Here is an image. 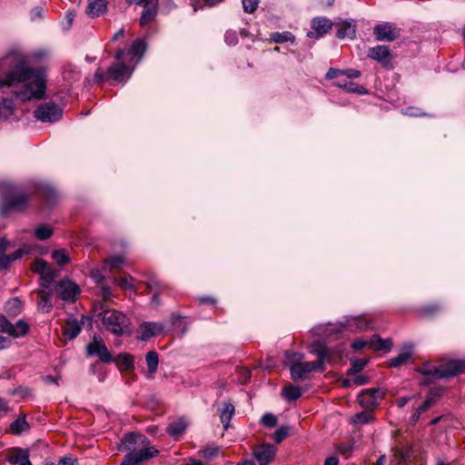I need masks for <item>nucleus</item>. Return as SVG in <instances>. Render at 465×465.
<instances>
[{"label":"nucleus","mask_w":465,"mask_h":465,"mask_svg":"<svg viewBox=\"0 0 465 465\" xmlns=\"http://www.w3.org/2000/svg\"><path fill=\"white\" fill-rule=\"evenodd\" d=\"M29 429V425L26 422L25 416L19 417L15 420H14L10 425V430L14 434H19L21 432L26 431Z\"/></svg>","instance_id":"f704fd0d"},{"label":"nucleus","mask_w":465,"mask_h":465,"mask_svg":"<svg viewBox=\"0 0 465 465\" xmlns=\"http://www.w3.org/2000/svg\"><path fill=\"white\" fill-rule=\"evenodd\" d=\"M186 428V421L183 419H179L169 424L167 427V432L172 437L178 438L185 431Z\"/></svg>","instance_id":"c85d7f7f"},{"label":"nucleus","mask_w":465,"mask_h":465,"mask_svg":"<svg viewBox=\"0 0 465 465\" xmlns=\"http://www.w3.org/2000/svg\"><path fill=\"white\" fill-rule=\"evenodd\" d=\"M100 295L104 302H108L112 298L111 289L108 286H102Z\"/></svg>","instance_id":"052dcab7"},{"label":"nucleus","mask_w":465,"mask_h":465,"mask_svg":"<svg viewBox=\"0 0 465 465\" xmlns=\"http://www.w3.org/2000/svg\"><path fill=\"white\" fill-rule=\"evenodd\" d=\"M465 371V361L460 360H450L438 367H434V371L427 373H434L435 378H444L454 376Z\"/></svg>","instance_id":"423d86ee"},{"label":"nucleus","mask_w":465,"mask_h":465,"mask_svg":"<svg viewBox=\"0 0 465 465\" xmlns=\"http://www.w3.org/2000/svg\"><path fill=\"white\" fill-rule=\"evenodd\" d=\"M106 0H88L86 14L91 17H98L107 11Z\"/></svg>","instance_id":"412c9836"},{"label":"nucleus","mask_w":465,"mask_h":465,"mask_svg":"<svg viewBox=\"0 0 465 465\" xmlns=\"http://www.w3.org/2000/svg\"><path fill=\"white\" fill-rule=\"evenodd\" d=\"M29 331V325L25 321H18L15 324L11 323L4 315H0V332L7 333L13 337L25 335Z\"/></svg>","instance_id":"9d476101"},{"label":"nucleus","mask_w":465,"mask_h":465,"mask_svg":"<svg viewBox=\"0 0 465 465\" xmlns=\"http://www.w3.org/2000/svg\"><path fill=\"white\" fill-rule=\"evenodd\" d=\"M146 438L140 434L130 433L125 435L118 446V450L122 451H134L137 447L144 442Z\"/></svg>","instance_id":"f3484780"},{"label":"nucleus","mask_w":465,"mask_h":465,"mask_svg":"<svg viewBox=\"0 0 465 465\" xmlns=\"http://www.w3.org/2000/svg\"><path fill=\"white\" fill-rule=\"evenodd\" d=\"M271 40L274 43L282 44L286 42H293L294 35L291 32H274L271 34Z\"/></svg>","instance_id":"ea45409f"},{"label":"nucleus","mask_w":465,"mask_h":465,"mask_svg":"<svg viewBox=\"0 0 465 465\" xmlns=\"http://www.w3.org/2000/svg\"><path fill=\"white\" fill-rule=\"evenodd\" d=\"M373 35L380 42H392L401 35V29L391 23H382L373 27Z\"/></svg>","instance_id":"0eeeda50"},{"label":"nucleus","mask_w":465,"mask_h":465,"mask_svg":"<svg viewBox=\"0 0 465 465\" xmlns=\"http://www.w3.org/2000/svg\"><path fill=\"white\" fill-rule=\"evenodd\" d=\"M318 355L315 361L295 362L290 366L291 377L294 381H302L307 374L312 371H324V363L332 361V355L330 349L326 347H319L312 351Z\"/></svg>","instance_id":"f03ea898"},{"label":"nucleus","mask_w":465,"mask_h":465,"mask_svg":"<svg viewBox=\"0 0 465 465\" xmlns=\"http://www.w3.org/2000/svg\"><path fill=\"white\" fill-rule=\"evenodd\" d=\"M235 409L232 403L231 402H223V407L222 410H219V416L221 422L223 425L225 430L229 427V422L234 414Z\"/></svg>","instance_id":"a878e982"},{"label":"nucleus","mask_w":465,"mask_h":465,"mask_svg":"<svg viewBox=\"0 0 465 465\" xmlns=\"http://www.w3.org/2000/svg\"><path fill=\"white\" fill-rule=\"evenodd\" d=\"M94 79L97 83L106 80V72L101 68H98L94 73Z\"/></svg>","instance_id":"e2e57ef3"},{"label":"nucleus","mask_w":465,"mask_h":465,"mask_svg":"<svg viewBox=\"0 0 465 465\" xmlns=\"http://www.w3.org/2000/svg\"><path fill=\"white\" fill-rule=\"evenodd\" d=\"M114 281L119 287H121L124 290L134 291V286L133 283L134 279L130 275L119 279L115 278Z\"/></svg>","instance_id":"c03bdc74"},{"label":"nucleus","mask_w":465,"mask_h":465,"mask_svg":"<svg viewBox=\"0 0 465 465\" xmlns=\"http://www.w3.org/2000/svg\"><path fill=\"white\" fill-rule=\"evenodd\" d=\"M370 411H371L356 413L351 419L352 422L361 424H367L371 422L373 420V416Z\"/></svg>","instance_id":"37998d69"},{"label":"nucleus","mask_w":465,"mask_h":465,"mask_svg":"<svg viewBox=\"0 0 465 465\" xmlns=\"http://www.w3.org/2000/svg\"><path fill=\"white\" fill-rule=\"evenodd\" d=\"M146 45L143 40L137 39L134 42L132 45L129 53L134 58L138 57V60H140L145 52Z\"/></svg>","instance_id":"c9c22d12"},{"label":"nucleus","mask_w":465,"mask_h":465,"mask_svg":"<svg viewBox=\"0 0 465 465\" xmlns=\"http://www.w3.org/2000/svg\"><path fill=\"white\" fill-rule=\"evenodd\" d=\"M158 450L154 447H140L136 450L128 452L122 461L121 465H138L158 454Z\"/></svg>","instance_id":"39448f33"},{"label":"nucleus","mask_w":465,"mask_h":465,"mask_svg":"<svg viewBox=\"0 0 465 465\" xmlns=\"http://www.w3.org/2000/svg\"><path fill=\"white\" fill-rule=\"evenodd\" d=\"M158 12V0H149L143 6V11L140 17L141 26H145L151 23L156 16Z\"/></svg>","instance_id":"aec40b11"},{"label":"nucleus","mask_w":465,"mask_h":465,"mask_svg":"<svg viewBox=\"0 0 465 465\" xmlns=\"http://www.w3.org/2000/svg\"><path fill=\"white\" fill-rule=\"evenodd\" d=\"M146 364L148 367V372L152 376L158 368L159 358L155 351H149L145 356Z\"/></svg>","instance_id":"4c0bfd02"},{"label":"nucleus","mask_w":465,"mask_h":465,"mask_svg":"<svg viewBox=\"0 0 465 465\" xmlns=\"http://www.w3.org/2000/svg\"><path fill=\"white\" fill-rule=\"evenodd\" d=\"M9 242L5 238H0V256L5 254Z\"/></svg>","instance_id":"338daca9"},{"label":"nucleus","mask_w":465,"mask_h":465,"mask_svg":"<svg viewBox=\"0 0 465 465\" xmlns=\"http://www.w3.org/2000/svg\"><path fill=\"white\" fill-rule=\"evenodd\" d=\"M182 465H204L201 460L194 458H188Z\"/></svg>","instance_id":"774afa93"},{"label":"nucleus","mask_w":465,"mask_h":465,"mask_svg":"<svg viewBox=\"0 0 465 465\" xmlns=\"http://www.w3.org/2000/svg\"><path fill=\"white\" fill-rule=\"evenodd\" d=\"M367 362H368V361L365 359L352 361H351L352 367L349 371V373L358 372V371H361L367 365Z\"/></svg>","instance_id":"603ef678"},{"label":"nucleus","mask_w":465,"mask_h":465,"mask_svg":"<svg viewBox=\"0 0 465 465\" xmlns=\"http://www.w3.org/2000/svg\"><path fill=\"white\" fill-rule=\"evenodd\" d=\"M48 265L49 264L44 260L38 259L34 263V270L36 272L42 274L45 271V269H48Z\"/></svg>","instance_id":"4d7b16f0"},{"label":"nucleus","mask_w":465,"mask_h":465,"mask_svg":"<svg viewBox=\"0 0 465 465\" xmlns=\"http://www.w3.org/2000/svg\"><path fill=\"white\" fill-rule=\"evenodd\" d=\"M29 200V194L22 192L15 193L3 205L2 213H6L9 211L22 212L27 208Z\"/></svg>","instance_id":"ddd939ff"},{"label":"nucleus","mask_w":465,"mask_h":465,"mask_svg":"<svg viewBox=\"0 0 465 465\" xmlns=\"http://www.w3.org/2000/svg\"><path fill=\"white\" fill-rule=\"evenodd\" d=\"M258 0H242L244 12L252 14L258 6Z\"/></svg>","instance_id":"8fccbe9b"},{"label":"nucleus","mask_w":465,"mask_h":465,"mask_svg":"<svg viewBox=\"0 0 465 465\" xmlns=\"http://www.w3.org/2000/svg\"><path fill=\"white\" fill-rule=\"evenodd\" d=\"M289 432L290 428L288 426H282L274 432L272 439L276 443H280L289 435Z\"/></svg>","instance_id":"de8ad7c7"},{"label":"nucleus","mask_w":465,"mask_h":465,"mask_svg":"<svg viewBox=\"0 0 465 465\" xmlns=\"http://www.w3.org/2000/svg\"><path fill=\"white\" fill-rule=\"evenodd\" d=\"M367 344H369L368 341H363V340H356L355 341H353V343L351 344V347L355 350V351H360L361 350L362 348H364Z\"/></svg>","instance_id":"0e129e2a"},{"label":"nucleus","mask_w":465,"mask_h":465,"mask_svg":"<svg viewBox=\"0 0 465 465\" xmlns=\"http://www.w3.org/2000/svg\"><path fill=\"white\" fill-rule=\"evenodd\" d=\"M282 395L287 401H296L302 396V390L299 386L289 385L282 389Z\"/></svg>","instance_id":"72a5a7b5"},{"label":"nucleus","mask_w":465,"mask_h":465,"mask_svg":"<svg viewBox=\"0 0 465 465\" xmlns=\"http://www.w3.org/2000/svg\"><path fill=\"white\" fill-rule=\"evenodd\" d=\"M432 404V399H427L426 401H424V402L420 407H418L416 411L413 412V414L411 416L410 422L411 424H415L419 420L420 415L423 412L427 411L431 407Z\"/></svg>","instance_id":"e433bc0d"},{"label":"nucleus","mask_w":465,"mask_h":465,"mask_svg":"<svg viewBox=\"0 0 465 465\" xmlns=\"http://www.w3.org/2000/svg\"><path fill=\"white\" fill-rule=\"evenodd\" d=\"M337 32L336 36L339 39H353L356 36V23L354 20L351 21H342L341 23H338L337 25Z\"/></svg>","instance_id":"6ab92c4d"},{"label":"nucleus","mask_w":465,"mask_h":465,"mask_svg":"<svg viewBox=\"0 0 465 465\" xmlns=\"http://www.w3.org/2000/svg\"><path fill=\"white\" fill-rule=\"evenodd\" d=\"M124 256L122 254L111 256L104 261V270L108 267L109 272H112L114 270L120 269L124 264Z\"/></svg>","instance_id":"2f4dec72"},{"label":"nucleus","mask_w":465,"mask_h":465,"mask_svg":"<svg viewBox=\"0 0 465 465\" xmlns=\"http://www.w3.org/2000/svg\"><path fill=\"white\" fill-rule=\"evenodd\" d=\"M86 352L88 356H97L103 362H110L112 361L111 353L98 334H94L93 341L87 344Z\"/></svg>","instance_id":"6e6552de"},{"label":"nucleus","mask_w":465,"mask_h":465,"mask_svg":"<svg viewBox=\"0 0 465 465\" xmlns=\"http://www.w3.org/2000/svg\"><path fill=\"white\" fill-rule=\"evenodd\" d=\"M368 57L377 61L386 69L392 68V54L387 45H377L368 50Z\"/></svg>","instance_id":"9b49d317"},{"label":"nucleus","mask_w":465,"mask_h":465,"mask_svg":"<svg viewBox=\"0 0 465 465\" xmlns=\"http://www.w3.org/2000/svg\"><path fill=\"white\" fill-rule=\"evenodd\" d=\"M29 459V451L26 449L13 448L9 450L7 460L10 463L21 464Z\"/></svg>","instance_id":"393cba45"},{"label":"nucleus","mask_w":465,"mask_h":465,"mask_svg":"<svg viewBox=\"0 0 465 465\" xmlns=\"http://www.w3.org/2000/svg\"><path fill=\"white\" fill-rule=\"evenodd\" d=\"M42 278L48 283L52 282L56 277V271L48 265V269L41 274Z\"/></svg>","instance_id":"5fc2aeb1"},{"label":"nucleus","mask_w":465,"mask_h":465,"mask_svg":"<svg viewBox=\"0 0 465 465\" xmlns=\"http://www.w3.org/2000/svg\"><path fill=\"white\" fill-rule=\"evenodd\" d=\"M411 350L412 346L408 345L405 346L404 351L401 352L398 356L392 358L390 360L389 365L390 367H400L405 363L411 359Z\"/></svg>","instance_id":"bb28decb"},{"label":"nucleus","mask_w":465,"mask_h":465,"mask_svg":"<svg viewBox=\"0 0 465 465\" xmlns=\"http://www.w3.org/2000/svg\"><path fill=\"white\" fill-rule=\"evenodd\" d=\"M99 317L104 327L115 335H123L129 331V320L121 312L115 310L103 311Z\"/></svg>","instance_id":"7ed1b4c3"},{"label":"nucleus","mask_w":465,"mask_h":465,"mask_svg":"<svg viewBox=\"0 0 465 465\" xmlns=\"http://www.w3.org/2000/svg\"><path fill=\"white\" fill-rule=\"evenodd\" d=\"M334 84L338 86L339 88L343 89L347 93H354L359 94H367V90L364 86L360 85L353 82H347V84H341V80H337Z\"/></svg>","instance_id":"c756f323"},{"label":"nucleus","mask_w":465,"mask_h":465,"mask_svg":"<svg viewBox=\"0 0 465 465\" xmlns=\"http://www.w3.org/2000/svg\"><path fill=\"white\" fill-rule=\"evenodd\" d=\"M37 307L43 312H49L53 309L51 292L47 288L38 292Z\"/></svg>","instance_id":"5701e85b"},{"label":"nucleus","mask_w":465,"mask_h":465,"mask_svg":"<svg viewBox=\"0 0 465 465\" xmlns=\"http://www.w3.org/2000/svg\"><path fill=\"white\" fill-rule=\"evenodd\" d=\"M118 359L121 361L125 369L129 370L134 368V361L132 356L128 354H120Z\"/></svg>","instance_id":"6e6d98bb"},{"label":"nucleus","mask_w":465,"mask_h":465,"mask_svg":"<svg viewBox=\"0 0 465 465\" xmlns=\"http://www.w3.org/2000/svg\"><path fill=\"white\" fill-rule=\"evenodd\" d=\"M130 67L122 63L112 64L106 71V81L112 84L121 83L131 76Z\"/></svg>","instance_id":"f8f14e48"},{"label":"nucleus","mask_w":465,"mask_h":465,"mask_svg":"<svg viewBox=\"0 0 465 465\" xmlns=\"http://www.w3.org/2000/svg\"><path fill=\"white\" fill-rule=\"evenodd\" d=\"M264 426L274 427L277 424V418L272 413H266L262 418Z\"/></svg>","instance_id":"864d4df0"},{"label":"nucleus","mask_w":465,"mask_h":465,"mask_svg":"<svg viewBox=\"0 0 465 465\" xmlns=\"http://www.w3.org/2000/svg\"><path fill=\"white\" fill-rule=\"evenodd\" d=\"M220 449L218 447H206L199 451V454L206 459L213 460L219 454Z\"/></svg>","instance_id":"a18cd8bd"},{"label":"nucleus","mask_w":465,"mask_h":465,"mask_svg":"<svg viewBox=\"0 0 465 465\" xmlns=\"http://www.w3.org/2000/svg\"><path fill=\"white\" fill-rule=\"evenodd\" d=\"M35 117L41 122L53 123L58 121L63 114L62 109L53 102L40 104L34 113Z\"/></svg>","instance_id":"20e7f679"},{"label":"nucleus","mask_w":465,"mask_h":465,"mask_svg":"<svg viewBox=\"0 0 465 465\" xmlns=\"http://www.w3.org/2000/svg\"><path fill=\"white\" fill-rule=\"evenodd\" d=\"M383 396L384 392L380 389H368L359 394L358 402L366 411H373Z\"/></svg>","instance_id":"1a4fd4ad"},{"label":"nucleus","mask_w":465,"mask_h":465,"mask_svg":"<svg viewBox=\"0 0 465 465\" xmlns=\"http://www.w3.org/2000/svg\"><path fill=\"white\" fill-rule=\"evenodd\" d=\"M15 83H24V90L17 93L22 101L32 98L42 99L45 94V76L39 71L27 67L17 66L12 70L5 80L0 79V87L13 85Z\"/></svg>","instance_id":"f257e3e1"},{"label":"nucleus","mask_w":465,"mask_h":465,"mask_svg":"<svg viewBox=\"0 0 465 465\" xmlns=\"http://www.w3.org/2000/svg\"><path fill=\"white\" fill-rule=\"evenodd\" d=\"M285 357L289 366L295 364V362H302L304 359V355L302 353L289 351L285 352Z\"/></svg>","instance_id":"49530a36"},{"label":"nucleus","mask_w":465,"mask_h":465,"mask_svg":"<svg viewBox=\"0 0 465 465\" xmlns=\"http://www.w3.org/2000/svg\"><path fill=\"white\" fill-rule=\"evenodd\" d=\"M147 287L149 292L153 293V300L155 302H158V296L165 286L158 281L152 280L147 283Z\"/></svg>","instance_id":"a19ab883"},{"label":"nucleus","mask_w":465,"mask_h":465,"mask_svg":"<svg viewBox=\"0 0 465 465\" xmlns=\"http://www.w3.org/2000/svg\"><path fill=\"white\" fill-rule=\"evenodd\" d=\"M53 260L60 266L70 262V257L64 249L55 250L52 252Z\"/></svg>","instance_id":"58836bf2"},{"label":"nucleus","mask_w":465,"mask_h":465,"mask_svg":"<svg viewBox=\"0 0 465 465\" xmlns=\"http://www.w3.org/2000/svg\"><path fill=\"white\" fill-rule=\"evenodd\" d=\"M332 22L326 17H314L312 20V31L308 32V37H321L327 34L332 28Z\"/></svg>","instance_id":"2eb2a0df"},{"label":"nucleus","mask_w":465,"mask_h":465,"mask_svg":"<svg viewBox=\"0 0 465 465\" xmlns=\"http://www.w3.org/2000/svg\"><path fill=\"white\" fill-rule=\"evenodd\" d=\"M341 75H343L342 70L331 67L326 73L325 77L328 80H331V79H338Z\"/></svg>","instance_id":"13d9d810"},{"label":"nucleus","mask_w":465,"mask_h":465,"mask_svg":"<svg viewBox=\"0 0 465 465\" xmlns=\"http://www.w3.org/2000/svg\"><path fill=\"white\" fill-rule=\"evenodd\" d=\"M163 331V325L158 322H146L140 325L139 338L143 341H147L148 339L156 336Z\"/></svg>","instance_id":"a211bd4d"},{"label":"nucleus","mask_w":465,"mask_h":465,"mask_svg":"<svg viewBox=\"0 0 465 465\" xmlns=\"http://www.w3.org/2000/svg\"><path fill=\"white\" fill-rule=\"evenodd\" d=\"M223 1V0H191L192 5L194 7V10H196L197 8H202L205 5L213 6Z\"/></svg>","instance_id":"09e8293b"},{"label":"nucleus","mask_w":465,"mask_h":465,"mask_svg":"<svg viewBox=\"0 0 465 465\" xmlns=\"http://www.w3.org/2000/svg\"><path fill=\"white\" fill-rule=\"evenodd\" d=\"M371 321L365 317H354L346 321V327L351 331H364L372 328Z\"/></svg>","instance_id":"4be33fe9"},{"label":"nucleus","mask_w":465,"mask_h":465,"mask_svg":"<svg viewBox=\"0 0 465 465\" xmlns=\"http://www.w3.org/2000/svg\"><path fill=\"white\" fill-rule=\"evenodd\" d=\"M23 310V302L17 298L8 300L5 305V311L9 316L15 317L21 313Z\"/></svg>","instance_id":"cd10ccee"},{"label":"nucleus","mask_w":465,"mask_h":465,"mask_svg":"<svg viewBox=\"0 0 465 465\" xmlns=\"http://www.w3.org/2000/svg\"><path fill=\"white\" fill-rule=\"evenodd\" d=\"M59 465H77V461L75 459H73L71 457H64L61 459L59 461Z\"/></svg>","instance_id":"69168bd1"},{"label":"nucleus","mask_w":465,"mask_h":465,"mask_svg":"<svg viewBox=\"0 0 465 465\" xmlns=\"http://www.w3.org/2000/svg\"><path fill=\"white\" fill-rule=\"evenodd\" d=\"M224 40L229 45H235L238 43L237 33L233 30H227L224 35Z\"/></svg>","instance_id":"3c124183"},{"label":"nucleus","mask_w":465,"mask_h":465,"mask_svg":"<svg viewBox=\"0 0 465 465\" xmlns=\"http://www.w3.org/2000/svg\"><path fill=\"white\" fill-rule=\"evenodd\" d=\"M369 345L375 351H389L392 346V341L390 339L383 340L378 336H374L370 341Z\"/></svg>","instance_id":"473e14b6"},{"label":"nucleus","mask_w":465,"mask_h":465,"mask_svg":"<svg viewBox=\"0 0 465 465\" xmlns=\"http://www.w3.org/2000/svg\"><path fill=\"white\" fill-rule=\"evenodd\" d=\"M56 292L62 300L74 302L79 294V288L71 281H61L56 285Z\"/></svg>","instance_id":"4468645a"},{"label":"nucleus","mask_w":465,"mask_h":465,"mask_svg":"<svg viewBox=\"0 0 465 465\" xmlns=\"http://www.w3.org/2000/svg\"><path fill=\"white\" fill-rule=\"evenodd\" d=\"M343 75L347 76L350 79L358 78L361 75V71L357 69H345L342 70Z\"/></svg>","instance_id":"bf43d9fd"},{"label":"nucleus","mask_w":465,"mask_h":465,"mask_svg":"<svg viewBox=\"0 0 465 465\" xmlns=\"http://www.w3.org/2000/svg\"><path fill=\"white\" fill-rule=\"evenodd\" d=\"M28 252V251H24L23 249L16 250L11 255L3 254L0 256V268L7 269L11 262L20 259L25 253Z\"/></svg>","instance_id":"7c9ffc66"},{"label":"nucleus","mask_w":465,"mask_h":465,"mask_svg":"<svg viewBox=\"0 0 465 465\" xmlns=\"http://www.w3.org/2000/svg\"><path fill=\"white\" fill-rule=\"evenodd\" d=\"M276 449L272 444H262L253 450V455L259 465H269L274 459Z\"/></svg>","instance_id":"dca6fc26"},{"label":"nucleus","mask_w":465,"mask_h":465,"mask_svg":"<svg viewBox=\"0 0 465 465\" xmlns=\"http://www.w3.org/2000/svg\"><path fill=\"white\" fill-rule=\"evenodd\" d=\"M238 371L242 376L241 382L245 383L251 378V371L248 368L241 367Z\"/></svg>","instance_id":"680f3d73"},{"label":"nucleus","mask_w":465,"mask_h":465,"mask_svg":"<svg viewBox=\"0 0 465 465\" xmlns=\"http://www.w3.org/2000/svg\"><path fill=\"white\" fill-rule=\"evenodd\" d=\"M54 233L52 227L41 225L35 229V234L38 240L45 241L49 239Z\"/></svg>","instance_id":"79ce46f5"},{"label":"nucleus","mask_w":465,"mask_h":465,"mask_svg":"<svg viewBox=\"0 0 465 465\" xmlns=\"http://www.w3.org/2000/svg\"><path fill=\"white\" fill-rule=\"evenodd\" d=\"M81 324L76 319H69L63 327V334L69 340L74 339L81 331Z\"/></svg>","instance_id":"b1692460"}]
</instances>
